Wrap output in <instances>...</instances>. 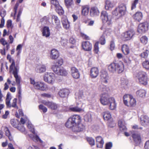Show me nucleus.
Returning a JSON list of instances; mask_svg holds the SVG:
<instances>
[{
  "mask_svg": "<svg viewBox=\"0 0 149 149\" xmlns=\"http://www.w3.org/2000/svg\"><path fill=\"white\" fill-rule=\"evenodd\" d=\"M108 69L109 71L112 73H114L117 72L120 73L123 72L124 70V66L122 63L118 64L112 63L108 65Z\"/></svg>",
  "mask_w": 149,
  "mask_h": 149,
  "instance_id": "f257e3e1",
  "label": "nucleus"
},
{
  "mask_svg": "<svg viewBox=\"0 0 149 149\" xmlns=\"http://www.w3.org/2000/svg\"><path fill=\"white\" fill-rule=\"evenodd\" d=\"M126 7L125 5L121 4L116 8L112 12L113 15L118 19L123 16L126 13Z\"/></svg>",
  "mask_w": 149,
  "mask_h": 149,
  "instance_id": "f03ea898",
  "label": "nucleus"
},
{
  "mask_svg": "<svg viewBox=\"0 0 149 149\" xmlns=\"http://www.w3.org/2000/svg\"><path fill=\"white\" fill-rule=\"evenodd\" d=\"M80 116L78 115H75L70 118L65 123L66 127L71 128L81 122Z\"/></svg>",
  "mask_w": 149,
  "mask_h": 149,
  "instance_id": "7ed1b4c3",
  "label": "nucleus"
},
{
  "mask_svg": "<svg viewBox=\"0 0 149 149\" xmlns=\"http://www.w3.org/2000/svg\"><path fill=\"white\" fill-rule=\"evenodd\" d=\"M19 68L18 65L15 66V63L13 61L10 67V72H12L15 78L16 83L19 85L20 83V77L18 75L17 73L19 71Z\"/></svg>",
  "mask_w": 149,
  "mask_h": 149,
  "instance_id": "20e7f679",
  "label": "nucleus"
},
{
  "mask_svg": "<svg viewBox=\"0 0 149 149\" xmlns=\"http://www.w3.org/2000/svg\"><path fill=\"white\" fill-rule=\"evenodd\" d=\"M31 84L33 85L34 88L37 89L45 91L47 89V86L44 83L40 82H36L32 78H30Z\"/></svg>",
  "mask_w": 149,
  "mask_h": 149,
  "instance_id": "39448f33",
  "label": "nucleus"
},
{
  "mask_svg": "<svg viewBox=\"0 0 149 149\" xmlns=\"http://www.w3.org/2000/svg\"><path fill=\"white\" fill-rule=\"evenodd\" d=\"M11 99V94L10 93H8L7 94L6 98V104L8 107H12L14 108L18 109V106L17 105V99L15 98L13 99L12 104L10 103V101Z\"/></svg>",
  "mask_w": 149,
  "mask_h": 149,
  "instance_id": "423d86ee",
  "label": "nucleus"
},
{
  "mask_svg": "<svg viewBox=\"0 0 149 149\" xmlns=\"http://www.w3.org/2000/svg\"><path fill=\"white\" fill-rule=\"evenodd\" d=\"M136 77L138 79L139 83L142 84L146 85L147 83V77L146 73L143 72L138 73Z\"/></svg>",
  "mask_w": 149,
  "mask_h": 149,
  "instance_id": "0eeeda50",
  "label": "nucleus"
},
{
  "mask_svg": "<svg viewBox=\"0 0 149 149\" xmlns=\"http://www.w3.org/2000/svg\"><path fill=\"white\" fill-rule=\"evenodd\" d=\"M52 69L56 74L58 75L65 76L68 74L66 70L63 67H57L56 65H52Z\"/></svg>",
  "mask_w": 149,
  "mask_h": 149,
  "instance_id": "6e6552de",
  "label": "nucleus"
},
{
  "mask_svg": "<svg viewBox=\"0 0 149 149\" xmlns=\"http://www.w3.org/2000/svg\"><path fill=\"white\" fill-rule=\"evenodd\" d=\"M55 74L53 73H45L44 76V80L48 83L53 84L54 82Z\"/></svg>",
  "mask_w": 149,
  "mask_h": 149,
  "instance_id": "1a4fd4ad",
  "label": "nucleus"
},
{
  "mask_svg": "<svg viewBox=\"0 0 149 149\" xmlns=\"http://www.w3.org/2000/svg\"><path fill=\"white\" fill-rule=\"evenodd\" d=\"M101 18L103 22H106L108 25L111 23V16L109 15L106 11H103L101 12Z\"/></svg>",
  "mask_w": 149,
  "mask_h": 149,
  "instance_id": "9d476101",
  "label": "nucleus"
},
{
  "mask_svg": "<svg viewBox=\"0 0 149 149\" xmlns=\"http://www.w3.org/2000/svg\"><path fill=\"white\" fill-rule=\"evenodd\" d=\"M112 97H109L107 94H102L100 99V102L104 105H109L110 99Z\"/></svg>",
  "mask_w": 149,
  "mask_h": 149,
  "instance_id": "9b49d317",
  "label": "nucleus"
},
{
  "mask_svg": "<svg viewBox=\"0 0 149 149\" xmlns=\"http://www.w3.org/2000/svg\"><path fill=\"white\" fill-rule=\"evenodd\" d=\"M134 33V32L133 31L126 32L122 35V39L124 41L130 40L132 38Z\"/></svg>",
  "mask_w": 149,
  "mask_h": 149,
  "instance_id": "f8f14e48",
  "label": "nucleus"
},
{
  "mask_svg": "<svg viewBox=\"0 0 149 149\" xmlns=\"http://www.w3.org/2000/svg\"><path fill=\"white\" fill-rule=\"evenodd\" d=\"M132 134L133 139L135 143V145L137 146L139 144L141 141L140 134L138 132L134 131L132 132Z\"/></svg>",
  "mask_w": 149,
  "mask_h": 149,
  "instance_id": "ddd939ff",
  "label": "nucleus"
},
{
  "mask_svg": "<svg viewBox=\"0 0 149 149\" xmlns=\"http://www.w3.org/2000/svg\"><path fill=\"white\" fill-rule=\"evenodd\" d=\"M148 24L147 22H145L140 24L137 31L140 33H145L148 29Z\"/></svg>",
  "mask_w": 149,
  "mask_h": 149,
  "instance_id": "4468645a",
  "label": "nucleus"
},
{
  "mask_svg": "<svg viewBox=\"0 0 149 149\" xmlns=\"http://www.w3.org/2000/svg\"><path fill=\"white\" fill-rule=\"evenodd\" d=\"M42 103L52 110H57L58 107V106L57 104L52 102L43 101Z\"/></svg>",
  "mask_w": 149,
  "mask_h": 149,
  "instance_id": "2eb2a0df",
  "label": "nucleus"
},
{
  "mask_svg": "<svg viewBox=\"0 0 149 149\" xmlns=\"http://www.w3.org/2000/svg\"><path fill=\"white\" fill-rule=\"evenodd\" d=\"M10 122L11 125L15 127H17V129L22 132H23L25 130V128L23 126L21 128H20L19 127L17 126L19 123V121L16 119H12L10 120Z\"/></svg>",
  "mask_w": 149,
  "mask_h": 149,
  "instance_id": "dca6fc26",
  "label": "nucleus"
},
{
  "mask_svg": "<svg viewBox=\"0 0 149 149\" xmlns=\"http://www.w3.org/2000/svg\"><path fill=\"white\" fill-rule=\"evenodd\" d=\"M72 130L74 132H79L83 130L85 128V126L81 123H79L73 126Z\"/></svg>",
  "mask_w": 149,
  "mask_h": 149,
  "instance_id": "f3484780",
  "label": "nucleus"
},
{
  "mask_svg": "<svg viewBox=\"0 0 149 149\" xmlns=\"http://www.w3.org/2000/svg\"><path fill=\"white\" fill-rule=\"evenodd\" d=\"M99 71L98 68L96 67H93L90 70V75L92 78H95L98 75Z\"/></svg>",
  "mask_w": 149,
  "mask_h": 149,
  "instance_id": "a211bd4d",
  "label": "nucleus"
},
{
  "mask_svg": "<svg viewBox=\"0 0 149 149\" xmlns=\"http://www.w3.org/2000/svg\"><path fill=\"white\" fill-rule=\"evenodd\" d=\"M71 70L72 75L74 78L77 79L79 78L80 74L77 69L73 67L71 68Z\"/></svg>",
  "mask_w": 149,
  "mask_h": 149,
  "instance_id": "6ab92c4d",
  "label": "nucleus"
},
{
  "mask_svg": "<svg viewBox=\"0 0 149 149\" xmlns=\"http://www.w3.org/2000/svg\"><path fill=\"white\" fill-rule=\"evenodd\" d=\"M82 47L85 51H90L92 49L91 44L88 41L83 42L82 43Z\"/></svg>",
  "mask_w": 149,
  "mask_h": 149,
  "instance_id": "aec40b11",
  "label": "nucleus"
},
{
  "mask_svg": "<svg viewBox=\"0 0 149 149\" xmlns=\"http://www.w3.org/2000/svg\"><path fill=\"white\" fill-rule=\"evenodd\" d=\"M46 66L44 65H37L35 69L36 71L38 73H41L46 71Z\"/></svg>",
  "mask_w": 149,
  "mask_h": 149,
  "instance_id": "412c9836",
  "label": "nucleus"
},
{
  "mask_svg": "<svg viewBox=\"0 0 149 149\" xmlns=\"http://www.w3.org/2000/svg\"><path fill=\"white\" fill-rule=\"evenodd\" d=\"M96 142L97 148H101L102 147L104 142L103 139L101 137L97 136L96 138Z\"/></svg>",
  "mask_w": 149,
  "mask_h": 149,
  "instance_id": "4be33fe9",
  "label": "nucleus"
},
{
  "mask_svg": "<svg viewBox=\"0 0 149 149\" xmlns=\"http://www.w3.org/2000/svg\"><path fill=\"white\" fill-rule=\"evenodd\" d=\"M59 53L56 49H53L51 52L50 58L52 59H55L58 58L59 56Z\"/></svg>",
  "mask_w": 149,
  "mask_h": 149,
  "instance_id": "5701e85b",
  "label": "nucleus"
},
{
  "mask_svg": "<svg viewBox=\"0 0 149 149\" xmlns=\"http://www.w3.org/2000/svg\"><path fill=\"white\" fill-rule=\"evenodd\" d=\"M69 93V91L67 89L60 90L58 94L61 97L64 98L67 97Z\"/></svg>",
  "mask_w": 149,
  "mask_h": 149,
  "instance_id": "b1692460",
  "label": "nucleus"
},
{
  "mask_svg": "<svg viewBox=\"0 0 149 149\" xmlns=\"http://www.w3.org/2000/svg\"><path fill=\"white\" fill-rule=\"evenodd\" d=\"M141 121L142 125H145L149 123V118L146 116H142L141 118Z\"/></svg>",
  "mask_w": 149,
  "mask_h": 149,
  "instance_id": "393cba45",
  "label": "nucleus"
},
{
  "mask_svg": "<svg viewBox=\"0 0 149 149\" xmlns=\"http://www.w3.org/2000/svg\"><path fill=\"white\" fill-rule=\"evenodd\" d=\"M143 15L141 12H137L133 15V17L134 19L138 22H139L142 19Z\"/></svg>",
  "mask_w": 149,
  "mask_h": 149,
  "instance_id": "a878e982",
  "label": "nucleus"
},
{
  "mask_svg": "<svg viewBox=\"0 0 149 149\" xmlns=\"http://www.w3.org/2000/svg\"><path fill=\"white\" fill-rule=\"evenodd\" d=\"M52 23L53 25H56L58 26L60 24V21L58 17L56 16L53 15L52 16L51 18Z\"/></svg>",
  "mask_w": 149,
  "mask_h": 149,
  "instance_id": "bb28decb",
  "label": "nucleus"
},
{
  "mask_svg": "<svg viewBox=\"0 0 149 149\" xmlns=\"http://www.w3.org/2000/svg\"><path fill=\"white\" fill-rule=\"evenodd\" d=\"M118 126L121 131L125 130L126 129L125 124L123 120H120L118 121Z\"/></svg>",
  "mask_w": 149,
  "mask_h": 149,
  "instance_id": "cd10ccee",
  "label": "nucleus"
},
{
  "mask_svg": "<svg viewBox=\"0 0 149 149\" xmlns=\"http://www.w3.org/2000/svg\"><path fill=\"white\" fill-rule=\"evenodd\" d=\"M42 35L46 37H49L50 35V32L49 27L47 26L44 27L42 29Z\"/></svg>",
  "mask_w": 149,
  "mask_h": 149,
  "instance_id": "c85d7f7f",
  "label": "nucleus"
},
{
  "mask_svg": "<svg viewBox=\"0 0 149 149\" xmlns=\"http://www.w3.org/2000/svg\"><path fill=\"white\" fill-rule=\"evenodd\" d=\"M115 5V4L113 1L107 0L105 2V8L106 10H109L110 8L113 7Z\"/></svg>",
  "mask_w": 149,
  "mask_h": 149,
  "instance_id": "c756f323",
  "label": "nucleus"
},
{
  "mask_svg": "<svg viewBox=\"0 0 149 149\" xmlns=\"http://www.w3.org/2000/svg\"><path fill=\"white\" fill-rule=\"evenodd\" d=\"M76 99L77 101L82 102L84 100V97L82 91H80L76 94Z\"/></svg>",
  "mask_w": 149,
  "mask_h": 149,
  "instance_id": "7c9ffc66",
  "label": "nucleus"
},
{
  "mask_svg": "<svg viewBox=\"0 0 149 149\" xmlns=\"http://www.w3.org/2000/svg\"><path fill=\"white\" fill-rule=\"evenodd\" d=\"M101 78L102 82L105 83L108 82V76L107 73L106 72L102 73L101 74Z\"/></svg>",
  "mask_w": 149,
  "mask_h": 149,
  "instance_id": "2f4dec72",
  "label": "nucleus"
},
{
  "mask_svg": "<svg viewBox=\"0 0 149 149\" xmlns=\"http://www.w3.org/2000/svg\"><path fill=\"white\" fill-rule=\"evenodd\" d=\"M132 97V95L129 94L125 95L123 97V102L124 104L126 105H128V102L130 99Z\"/></svg>",
  "mask_w": 149,
  "mask_h": 149,
  "instance_id": "473e14b6",
  "label": "nucleus"
},
{
  "mask_svg": "<svg viewBox=\"0 0 149 149\" xmlns=\"http://www.w3.org/2000/svg\"><path fill=\"white\" fill-rule=\"evenodd\" d=\"M110 99L109 104V108L111 110H113L115 109L116 106L115 100L113 97H112Z\"/></svg>",
  "mask_w": 149,
  "mask_h": 149,
  "instance_id": "72a5a7b5",
  "label": "nucleus"
},
{
  "mask_svg": "<svg viewBox=\"0 0 149 149\" xmlns=\"http://www.w3.org/2000/svg\"><path fill=\"white\" fill-rule=\"evenodd\" d=\"M62 22L64 28L67 29H69L70 27V25L68 19L66 18H63Z\"/></svg>",
  "mask_w": 149,
  "mask_h": 149,
  "instance_id": "f704fd0d",
  "label": "nucleus"
},
{
  "mask_svg": "<svg viewBox=\"0 0 149 149\" xmlns=\"http://www.w3.org/2000/svg\"><path fill=\"white\" fill-rule=\"evenodd\" d=\"M69 109L71 111L75 112H81L84 111V110L83 109L79 108L77 106L70 107V108Z\"/></svg>",
  "mask_w": 149,
  "mask_h": 149,
  "instance_id": "c9c22d12",
  "label": "nucleus"
},
{
  "mask_svg": "<svg viewBox=\"0 0 149 149\" xmlns=\"http://www.w3.org/2000/svg\"><path fill=\"white\" fill-rule=\"evenodd\" d=\"M90 13L92 16L97 15L99 14V12L97 8L93 7L91 10Z\"/></svg>",
  "mask_w": 149,
  "mask_h": 149,
  "instance_id": "e433bc0d",
  "label": "nucleus"
},
{
  "mask_svg": "<svg viewBox=\"0 0 149 149\" xmlns=\"http://www.w3.org/2000/svg\"><path fill=\"white\" fill-rule=\"evenodd\" d=\"M89 8L87 6H84L82 7V14L83 15L86 16L88 15Z\"/></svg>",
  "mask_w": 149,
  "mask_h": 149,
  "instance_id": "4c0bfd02",
  "label": "nucleus"
},
{
  "mask_svg": "<svg viewBox=\"0 0 149 149\" xmlns=\"http://www.w3.org/2000/svg\"><path fill=\"white\" fill-rule=\"evenodd\" d=\"M146 93L145 90L141 89L137 91L136 92V94L137 96L143 97H145Z\"/></svg>",
  "mask_w": 149,
  "mask_h": 149,
  "instance_id": "58836bf2",
  "label": "nucleus"
},
{
  "mask_svg": "<svg viewBox=\"0 0 149 149\" xmlns=\"http://www.w3.org/2000/svg\"><path fill=\"white\" fill-rule=\"evenodd\" d=\"M103 116L105 120H108L111 118V115L109 111H106L103 112Z\"/></svg>",
  "mask_w": 149,
  "mask_h": 149,
  "instance_id": "ea45409f",
  "label": "nucleus"
},
{
  "mask_svg": "<svg viewBox=\"0 0 149 149\" xmlns=\"http://www.w3.org/2000/svg\"><path fill=\"white\" fill-rule=\"evenodd\" d=\"M122 49L123 53L125 55H127L130 52L129 47L126 45H123L122 47Z\"/></svg>",
  "mask_w": 149,
  "mask_h": 149,
  "instance_id": "a19ab883",
  "label": "nucleus"
},
{
  "mask_svg": "<svg viewBox=\"0 0 149 149\" xmlns=\"http://www.w3.org/2000/svg\"><path fill=\"white\" fill-rule=\"evenodd\" d=\"M136 101L132 95V97L130 99L128 102V105H127L128 107H134L136 105Z\"/></svg>",
  "mask_w": 149,
  "mask_h": 149,
  "instance_id": "79ce46f5",
  "label": "nucleus"
},
{
  "mask_svg": "<svg viewBox=\"0 0 149 149\" xmlns=\"http://www.w3.org/2000/svg\"><path fill=\"white\" fill-rule=\"evenodd\" d=\"M4 130L5 131L6 135L8 137L10 140V141H12L13 140V138L10 134L8 128L7 127H5Z\"/></svg>",
  "mask_w": 149,
  "mask_h": 149,
  "instance_id": "37998d69",
  "label": "nucleus"
},
{
  "mask_svg": "<svg viewBox=\"0 0 149 149\" xmlns=\"http://www.w3.org/2000/svg\"><path fill=\"white\" fill-rule=\"evenodd\" d=\"M56 8V12L59 15H62L63 14L64 11L61 7L60 6V5Z\"/></svg>",
  "mask_w": 149,
  "mask_h": 149,
  "instance_id": "c03bdc74",
  "label": "nucleus"
},
{
  "mask_svg": "<svg viewBox=\"0 0 149 149\" xmlns=\"http://www.w3.org/2000/svg\"><path fill=\"white\" fill-rule=\"evenodd\" d=\"M65 5L68 7H70L73 4V0H65Z\"/></svg>",
  "mask_w": 149,
  "mask_h": 149,
  "instance_id": "a18cd8bd",
  "label": "nucleus"
},
{
  "mask_svg": "<svg viewBox=\"0 0 149 149\" xmlns=\"http://www.w3.org/2000/svg\"><path fill=\"white\" fill-rule=\"evenodd\" d=\"M143 66L146 70L149 69V60H146L143 63Z\"/></svg>",
  "mask_w": 149,
  "mask_h": 149,
  "instance_id": "49530a36",
  "label": "nucleus"
},
{
  "mask_svg": "<svg viewBox=\"0 0 149 149\" xmlns=\"http://www.w3.org/2000/svg\"><path fill=\"white\" fill-rule=\"evenodd\" d=\"M141 42L143 44H146L148 42V38L146 36H143L140 38Z\"/></svg>",
  "mask_w": 149,
  "mask_h": 149,
  "instance_id": "de8ad7c7",
  "label": "nucleus"
},
{
  "mask_svg": "<svg viewBox=\"0 0 149 149\" xmlns=\"http://www.w3.org/2000/svg\"><path fill=\"white\" fill-rule=\"evenodd\" d=\"M84 119L86 121H89L91 120V115L90 113H88L84 116Z\"/></svg>",
  "mask_w": 149,
  "mask_h": 149,
  "instance_id": "09e8293b",
  "label": "nucleus"
},
{
  "mask_svg": "<svg viewBox=\"0 0 149 149\" xmlns=\"http://www.w3.org/2000/svg\"><path fill=\"white\" fill-rule=\"evenodd\" d=\"M88 142L91 146H93L95 145V142L94 139L91 137H88L87 138Z\"/></svg>",
  "mask_w": 149,
  "mask_h": 149,
  "instance_id": "8fccbe9b",
  "label": "nucleus"
},
{
  "mask_svg": "<svg viewBox=\"0 0 149 149\" xmlns=\"http://www.w3.org/2000/svg\"><path fill=\"white\" fill-rule=\"evenodd\" d=\"M63 61L62 59H59L56 62L55 65H56L57 67H61L60 66L63 64Z\"/></svg>",
  "mask_w": 149,
  "mask_h": 149,
  "instance_id": "3c124183",
  "label": "nucleus"
},
{
  "mask_svg": "<svg viewBox=\"0 0 149 149\" xmlns=\"http://www.w3.org/2000/svg\"><path fill=\"white\" fill-rule=\"evenodd\" d=\"M148 51L146 50V51L143 52L140 55V56L142 58H146L148 56Z\"/></svg>",
  "mask_w": 149,
  "mask_h": 149,
  "instance_id": "603ef678",
  "label": "nucleus"
},
{
  "mask_svg": "<svg viewBox=\"0 0 149 149\" xmlns=\"http://www.w3.org/2000/svg\"><path fill=\"white\" fill-rule=\"evenodd\" d=\"M51 4L54 5L56 8L59 6V2L57 0H51Z\"/></svg>",
  "mask_w": 149,
  "mask_h": 149,
  "instance_id": "864d4df0",
  "label": "nucleus"
},
{
  "mask_svg": "<svg viewBox=\"0 0 149 149\" xmlns=\"http://www.w3.org/2000/svg\"><path fill=\"white\" fill-rule=\"evenodd\" d=\"M98 89L101 91H105L106 90V86L101 84L99 86Z\"/></svg>",
  "mask_w": 149,
  "mask_h": 149,
  "instance_id": "5fc2aeb1",
  "label": "nucleus"
},
{
  "mask_svg": "<svg viewBox=\"0 0 149 149\" xmlns=\"http://www.w3.org/2000/svg\"><path fill=\"white\" fill-rule=\"evenodd\" d=\"M99 42L102 45H104L105 43V40L104 36L103 35L102 36L100 39Z\"/></svg>",
  "mask_w": 149,
  "mask_h": 149,
  "instance_id": "6e6d98bb",
  "label": "nucleus"
},
{
  "mask_svg": "<svg viewBox=\"0 0 149 149\" xmlns=\"http://www.w3.org/2000/svg\"><path fill=\"white\" fill-rule=\"evenodd\" d=\"M27 126L28 128L30 130V131H31L33 134H35V132L32 125L31 123H28Z\"/></svg>",
  "mask_w": 149,
  "mask_h": 149,
  "instance_id": "4d7b16f0",
  "label": "nucleus"
},
{
  "mask_svg": "<svg viewBox=\"0 0 149 149\" xmlns=\"http://www.w3.org/2000/svg\"><path fill=\"white\" fill-rule=\"evenodd\" d=\"M39 108L40 109L42 110L44 113H45L47 111V108L42 104L39 106Z\"/></svg>",
  "mask_w": 149,
  "mask_h": 149,
  "instance_id": "13d9d810",
  "label": "nucleus"
},
{
  "mask_svg": "<svg viewBox=\"0 0 149 149\" xmlns=\"http://www.w3.org/2000/svg\"><path fill=\"white\" fill-rule=\"evenodd\" d=\"M139 0H135L134 2L132 3L131 9L133 10L136 8V5L138 3Z\"/></svg>",
  "mask_w": 149,
  "mask_h": 149,
  "instance_id": "bf43d9fd",
  "label": "nucleus"
},
{
  "mask_svg": "<svg viewBox=\"0 0 149 149\" xmlns=\"http://www.w3.org/2000/svg\"><path fill=\"white\" fill-rule=\"evenodd\" d=\"M98 43L96 42L94 46V50L95 53H97L99 51Z\"/></svg>",
  "mask_w": 149,
  "mask_h": 149,
  "instance_id": "052dcab7",
  "label": "nucleus"
},
{
  "mask_svg": "<svg viewBox=\"0 0 149 149\" xmlns=\"http://www.w3.org/2000/svg\"><path fill=\"white\" fill-rule=\"evenodd\" d=\"M112 146V144L111 142H109L106 144V149H111Z\"/></svg>",
  "mask_w": 149,
  "mask_h": 149,
  "instance_id": "680f3d73",
  "label": "nucleus"
},
{
  "mask_svg": "<svg viewBox=\"0 0 149 149\" xmlns=\"http://www.w3.org/2000/svg\"><path fill=\"white\" fill-rule=\"evenodd\" d=\"M12 21L11 20H8L7 22V26L8 28L12 27Z\"/></svg>",
  "mask_w": 149,
  "mask_h": 149,
  "instance_id": "e2e57ef3",
  "label": "nucleus"
},
{
  "mask_svg": "<svg viewBox=\"0 0 149 149\" xmlns=\"http://www.w3.org/2000/svg\"><path fill=\"white\" fill-rule=\"evenodd\" d=\"M60 42L61 45L63 46H65L67 44V41L64 39H61V40Z\"/></svg>",
  "mask_w": 149,
  "mask_h": 149,
  "instance_id": "0e129e2a",
  "label": "nucleus"
},
{
  "mask_svg": "<svg viewBox=\"0 0 149 149\" xmlns=\"http://www.w3.org/2000/svg\"><path fill=\"white\" fill-rule=\"evenodd\" d=\"M0 42L3 45H7L8 43L4 38H1L0 40Z\"/></svg>",
  "mask_w": 149,
  "mask_h": 149,
  "instance_id": "69168bd1",
  "label": "nucleus"
},
{
  "mask_svg": "<svg viewBox=\"0 0 149 149\" xmlns=\"http://www.w3.org/2000/svg\"><path fill=\"white\" fill-rule=\"evenodd\" d=\"M6 15V11L4 10L2 11L0 13V15L2 17L1 19H4V17Z\"/></svg>",
  "mask_w": 149,
  "mask_h": 149,
  "instance_id": "338daca9",
  "label": "nucleus"
},
{
  "mask_svg": "<svg viewBox=\"0 0 149 149\" xmlns=\"http://www.w3.org/2000/svg\"><path fill=\"white\" fill-rule=\"evenodd\" d=\"M144 147L145 149H149V141H146Z\"/></svg>",
  "mask_w": 149,
  "mask_h": 149,
  "instance_id": "774afa93",
  "label": "nucleus"
}]
</instances>
